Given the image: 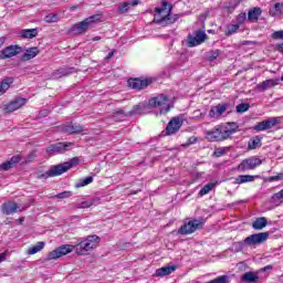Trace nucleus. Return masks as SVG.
Segmentation results:
<instances>
[{
    "label": "nucleus",
    "instance_id": "f257e3e1",
    "mask_svg": "<svg viewBox=\"0 0 283 283\" xmlns=\"http://www.w3.org/2000/svg\"><path fill=\"white\" fill-rule=\"evenodd\" d=\"M75 249V253L77 255H87V252L93 251L94 249L90 247V243L84 239L76 245L64 244L60 245L55 250L48 253L46 260H59V258H63V255H67V253H72Z\"/></svg>",
    "mask_w": 283,
    "mask_h": 283
},
{
    "label": "nucleus",
    "instance_id": "f03ea898",
    "mask_svg": "<svg viewBox=\"0 0 283 283\" xmlns=\"http://www.w3.org/2000/svg\"><path fill=\"white\" fill-rule=\"evenodd\" d=\"M172 8L171 3L163 1L160 8H155L154 22L161 28L176 23L180 19V14L171 15Z\"/></svg>",
    "mask_w": 283,
    "mask_h": 283
},
{
    "label": "nucleus",
    "instance_id": "7ed1b4c3",
    "mask_svg": "<svg viewBox=\"0 0 283 283\" xmlns=\"http://www.w3.org/2000/svg\"><path fill=\"white\" fill-rule=\"evenodd\" d=\"M233 134H235V128H233V125L222 124L216 126L211 130L206 132V138L210 140V143H222V140H227Z\"/></svg>",
    "mask_w": 283,
    "mask_h": 283
},
{
    "label": "nucleus",
    "instance_id": "20e7f679",
    "mask_svg": "<svg viewBox=\"0 0 283 283\" xmlns=\"http://www.w3.org/2000/svg\"><path fill=\"white\" fill-rule=\"evenodd\" d=\"M78 163H80L78 157H73L71 160H69L66 163L51 166V168L46 172L39 175L38 178L39 179L43 178L44 180H48V178H54L56 176H62V174L70 171V169H72V167H76V165H78Z\"/></svg>",
    "mask_w": 283,
    "mask_h": 283
},
{
    "label": "nucleus",
    "instance_id": "39448f33",
    "mask_svg": "<svg viewBox=\"0 0 283 283\" xmlns=\"http://www.w3.org/2000/svg\"><path fill=\"white\" fill-rule=\"evenodd\" d=\"M101 19H103L102 14H94L88 18H86L84 21L74 24L70 32H74L75 34H83L87 32V30H91V28H94L96 23H99Z\"/></svg>",
    "mask_w": 283,
    "mask_h": 283
},
{
    "label": "nucleus",
    "instance_id": "423d86ee",
    "mask_svg": "<svg viewBox=\"0 0 283 283\" xmlns=\"http://www.w3.org/2000/svg\"><path fill=\"white\" fill-rule=\"evenodd\" d=\"M203 226L205 219H192L181 226L179 233L181 235H191V233H196L198 229H202Z\"/></svg>",
    "mask_w": 283,
    "mask_h": 283
},
{
    "label": "nucleus",
    "instance_id": "0eeeda50",
    "mask_svg": "<svg viewBox=\"0 0 283 283\" xmlns=\"http://www.w3.org/2000/svg\"><path fill=\"white\" fill-rule=\"evenodd\" d=\"M169 101V97H167L166 95L161 94V95H157L155 97H151L148 101V107H163L159 111V114H167L168 112H170L171 106L169 104H167Z\"/></svg>",
    "mask_w": 283,
    "mask_h": 283
},
{
    "label": "nucleus",
    "instance_id": "6e6552de",
    "mask_svg": "<svg viewBox=\"0 0 283 283\" xmlns=\"http://www.w3.org/2000/svg\"><path fill=\"white\" fill-rule=\"evenodd\" d=\"M271 232H259L252 235H249L244 239L243 244L245 247H258V244H264L269 240Z\"/></svg>",
    "mask_w": 283,
    "mask_h": 283
},
{
    "label": "nucleus",
    "instance_id": "1a4fd4ad",
    "mask_svg": "<svg viewBox=\"0 0 283 283\" xmlns=\"http://www.w3.org/2000/svg\"><path fill=\"white\" fill-rule=\"evenodd\" d=\"M262 165V159L258 157H250L247 159H243L239 166H238V171H251L255 169L256 167H260Z\"/></svg>",
    "mask_w": 283,
    "mask_h": 283
},
{
    "label": "nucleus",
    "instance_id": "9d476101",
    "mask_svg": "<svg viewBox=\"0 0 283 283\" xmlns=\"http://www.w3.org/2000/svg\"><path fill=\"white\" fill-rule=\"evenodd\" d=\"M180 127H182V120L180 117H172L163 134L164 136H174V134H178V132H180Z\"/></svg>",
    "mask_w": 283,
    "mask_h": 283
},
{
    "label": "nucleus",
    "instance_id": "9b49d317",
    "mask_svg": "<svg viewBox=\"0 0 283 283\" xmlns=\"http://www.w3.org/2000/svg\"><path fill=\"white\" fill-rule=\"evenodd\" d=\"M74 146L73 143H56V144H51L46 148L48 154H65V151H70V148Z\"/></svg>",
    "mask_w": 283,
    "mask_h": 283
},
{
    "label": "nucleus",
    "instance_id": "f8f14e48",
    "mask_svg": "<svg viewBox=\"0 0 283 283\" xmlns=\"http://www.w3.org/2000/svg\"><path fill=\"white\" fill-rule=\"evenodd\" d=\"M206 39H207V33H205V31L202 30H198L195 32V36L190 35L188 38V48H196V45H200L205 43Z\"/></svg>",
    "mask_w": 283,
    "mask_h": 283
},
{
    "label": "nucleus",
    "instance_id": "ddd939ff",
    "mask_svg": "<svg viewBox=\"0 0 283 283\" xmlns=\"http://www.w3.org/2000/svg\"><path fill=\"white\" fill-rule=\"evenodd\" d=\"M21 52H23V48L10 45L1 51L0 59H12V56H17V54H21Z\"/></svg>",
    "mask_w": 283,
    "mask_h": 283
},
{
    "label": "nucleus",
    "instance_id": "4468645a",
    "mask_svg": "<svg viewBox=\"0 0 283 283\" xmlns=\"http://www.w3.org/2000/svg\"><path fill=\"white\" fill-rule=\"evenodd\" d=\"M277 123H280L277 117H273L271 119H266L261 123H258L254 126V130L255 132H266V129H272V127H275V125H277Z\"/></svg>",
    "mask_w": 283,
    "mask_h": 283
},
{
    "label": "nucleus",
    "instance_id": "2eb2a0df",
    "mask_svg": "<svg viewBox=\"0 0 283 283\" xmlns=\"http://www.w3.org/2000/svg\"><path fill=\"white\" fill-rule=\"evenodd\" d=\"M25 103H28V99L18 97L14 101L7 104L4 109L6 112H17V109H21V107H23Z\"/></svg>",
    "mask_w": 283,
    "mask_h": 283
},
{
    "label": "nucleus",
    "instance_id": "dca6fc26",
    "mask_svg": "<svg viewBox=\"0 0 283 283\" xmlns=\"http://www.w3.org/2000/svg\"><path fill=\"white\" fill-rule=\"evenodd\" d=\"M229 109V104H218L217 106L211 107L209 112V117L210 118H220L224 112Z\"/></svg>",
    "mask_w": 283,
    "mask_h": 283
},
{
    "label": "nucleus",
    "instance_id": "f3484780",
    "mask_svg": "<svg viewBox=\"0 0 283 283\" xmlns=\"http://www.w3.org/2000/svg\"><path fill=\"white\" fill-rule=\"evenodd\" d=\"M1 211L4 216H12L19 211V205L14 201L4 202L1 207Z\"/></svg>",
    "mask_w": 283,
    "mask_h": 283
},
{
    "label": "nucleus",
    "instance_id": "a211bd4d",
    "mask_svg": "<svg viewBox=\"0 0 283 283\" xmlns=\"http://www.w3.org/2000/svg\"><path fill=\"white\" fill-rule=\"evenodd\" d=\"M62 132H64V134H81L84 132V128L80 124H70L62 126Z\"/></svg>",
    "mask_w": 283,
    "mask_h": 283
},
{
    "label": "nucleus",
    "instance_id": "6ab92c4d",
    "mask_svg": "<svg viewBox=\"0 0 283 283\" xmlns=\"http://www.w3.org/2000/svg\"><path fill=\"white\" fill-rule=\"evenodd\" d=\"M177 266L176 265H167V266H163L160 269L156 270V277H165L167 275H171V273H174L176 271Z\"/></svg>",
    "mask_w": 283,
    "mask_h": 283
},
{
    "label": "nucleus",
    "instance_id": "aec40b11",
    "mask_svg": "<svg viewBox=\"0 0 283 283\" xmlns=\"http://www.w3.org/2000/svg\"><path fill=\"white\" fill-rule=\"evenodd\" d=\"M143 109V107L140 106V105H136V106H134V108L130 111V112H128L127 114L125 113V111H123V109H118V111H116L115 113H114V117H116V116H120V118H125L126 116H134L135 114H140V111Z\"/></svg>",
    "mask_w": 283,
    "mask_h": 283
},
{
    "label": "nucleus",
    "instance_id": "412c9836",
    "mask_svg": "<svg viewBox=\"0 0 283 283\" xmlns=\"http://www.w3.org/2000/svg\"><path fill=\"white\" fill-rule=\"evenodd\" d=\"M75 72V67H62L53 73V77L63 78V76H70V74H74Z\"/></svg>",
    "mask_w": 283,
    "mask_h": 283
},
{
    "label": "nucleus",
    "instance_id": "4be33fe9",
    "mask_svg": "<svg viewBox=\"0 0 283 283\" xmlns=\"http://www.w3.org/2000/svg\"><path fill=\"white\" fill-rule=\"evenodd\" d=\"M275 85H277L275 80H265L256 85V90H259V92H266V90H271V87H275Z\"/></svg>",
    "mask_w": 283,
    "mask_h": 283
},
{
    "label": "nucleus",
    "instance_id": "5701e85b",
    "mask_svg": "<svg viewBox=\"0 0 283 283\" xmlns=\"http://www.w3.org/2000/svg\"><path fill=\"white\" fill-rule=\"evenodd\" d=\"M266 224H269V220H266L265 217H260L252 222V229H254L255 231H262V229H264Z\"/></svg>",
    "mask_w": 283,
    "mask_h": 283
},
{
    "label": "nucleus",
    "instance_id": "b1692460",
    "mask_svg": "<svg viewBox=\"0 0 283 283\" xmlns=\"http://www.w3.org/2000/svg\"><path fill=\"white\" fill-rule=\"evenodd\" d=\"M39 52L41 51L36 46L28 49L22 55V61H32V59H34Z\"/></svg>",
    "mask_w": 283,
    "mask_h": 283
},
{
    "label": "nucleus",
    "instance_id": "393cba45",
    "mask_svg": "<svg viewBox=\"0 0 283 283\" xmlns=\"http://www.w3.org/2000/svg\"><path fill=\"white\" fill-rule=\"evenodd\" d=\"M260 280V276L255 272H245L241 276V282L243 283H256Z\"/></svg>",
    "mask_w": 283,
    "mask_h": 283
},
{
    "label": "nucleus",
    "instance_id": "a878e982",
    "mask_svg": "<svg viewBox=\"0 0 283 283\" xmlns=\"http://www.w3.org/2000/svg\"><path fill=\"white\" fill-rule=\"evenodd\" d=\"M140 3L139 0H133L132 2H124L122 4L118 6V12L120 14H125V12H129V8H132V6H138Z\"/></svg>",
    "mask_w": 283,
    "mask_h": 283
},
{
    "label": "nucleus",
    "instance_id": "bb28decb",
    "mask_svg": "<svg viewBox=\"0 0 283 283\" xmlns=\"http://www.w3.org/2000/svg\"><path fill=\"white\" fill-rule=\"evenodd\" d=\"M39 29H24L20 31V36L22 39H34V36H38Z\"/></svg>",
    "mask_w": 283,
    "mask_h": 283
},
{
    "label": "nucleus",
    "instance_id": "cd10ccee",
    "mask_svg": "<svg viewBox=\"0 0 283 283\" xmlns=\"http://www.w3.org/2000/svg\"><path fill=\"white\" fill-rule=\"evenodd\" d=\"M127 85L130 90H143V80L140 77H132L127 81Z\"/></svg>",
    "mask_w": 283,
    "mask_h": 283
},
{
    "label": "nucleus",
    "instance_id": "c85d7f7f",
    "mask_svg": "<svg viewBox=\"0 0 283 283\" xmlns=\"http://www.w3.org/2000/svg\"><path fill=\"white\" fill-rule=\"evenodd\" d=\"M12 83H14V78L12 77H6L1 84H0V96H3V94H6V92H8V90H10V85H12Z\"/></svg>",
    "mask_w": 283,
    "mask_h": 283
},
{
    "label": "nucleus",
    "instance_id": "c756f323",
    "mask_svg": "<svg viewBox=\"0 0 283 283\" xmlns=\"http://www.w3.org/2000/svg\"><path fill=\"white\" fill-rule=\"evenodd\" d=\"M262 14V9L260 7H254L248 12V19L252 22H255L260 19Z\"/></svg>",
    "mask_w": 283,
    "mask_h": 283
},
{
    "label": "nucleus",
    "instance_id": "7c9ffc66",
    "mask_svg": "<svg viewBox=\"0 0 283 283\" xmlns=\"http://www.w3.org/2000/svg\"><path fill=\"white\" fill-rule=\"evenodd\" d=\"M258 178V176H251V175H239L235 178V184L237 185H244V182H253V180H255Z\"/></svg>",
    "mask_w": 283,
    "mask_h": 283
},
{
    "label": "nucleus",
    "instance_id": "2f4dec72",
    "mask_svg": "<svg viewBox=\"0 0 283 283\" xmlns=\"http://www.w3.org/2000/svg\"><path fill=\"white\" fill-rule=\"evenodd\" d=\"M99 198H93L91 200L82 201L77 203V209H90V207H94V205H98Z\"/></svg>",
    "mask_w": 283,
    "mask_h": 283
},
{
    "label": "nucleus",
    "instance_id": "473e14b6",
    "mask_svg": "<svg viewBox=\"0 0 283 283\" xmlns=\"http://www.w3.org/2000/svg\"><path fill=\"white\" fill-rule=\"evenodd\" d=\"M87 243L90 244V247L92 249H96V247H98V244H101V237L93 234V235H88L86 239Z\"/></svg>",
    "mask_w": 283,
    "mask_h": 283
},
{
    "label": "nucleus",
    "instance_id": "72a5a7b5",
    "mask_svg": "<svg viewBox=\"0 0 283 283\" xmlns=\"http://www.w3.org/2000/svg\"><path fill=\"white\" fill-rule=\"evenodd\" d=\"M44 247H45V242L40 241V242H38L36 245H33L28 249V254L34 255V254L39 253V251H41Z\"/></svg>",
    "mask_w": 283,
    "mask_h": 283
},
{
    "label": "nucleus",
    "instance_id": "f704fd0d",
    "mask_svg": "<svg viewBox=\"0 0 283 283\" xmlns=\"http://www.w3.org/2000/svg\"><path fill=\"white\" fill-rule=\"evenodd\" d=\"M92 182H94V177L88 176L82 180H80V182H77L75 185L76 189H81V187H86V185H92Z\"/></svg>",
    "mask_w": 283,
    "mask_h": 283
},
{
    "label": "nucleus",
    "instance_id": "c9c22d12",
    "mask_svg": "<svg viewBox=\"0 0 283 283\" xmlns=\"http://www.w3.org/2000/svg\"><path fill=\"white\" fill-rule=\"evenodd\" d=\"M261 143H262V138L256 136L251 142H249L248 147H249V149H258V147L262 146Z\"/></svg>",
    "mask_w": 283,
    "mask_h": 283
},
{
    "label": "nucleus",
    "instance_id": "e433bc0d",
    "mask_svg": "<svg viewBox=\"0 0 283 283\" xmlns=\"http://www.w3.org/2000/svg\"><path fill=\"white\" fill-rule=\"evenodd\" d=\"M213 187H216V184H213V182H210V184L203 186V187L201 188V190L199 191V196H207V193H210V192H211V190L213 189Z\"/></svg>",
    "mask_w": 283,
    "mask_h": 283
},
{
    "label": "nucleus",
    "instance_id": "4c0bfd02",
    "mask_svg": "<svg viewBox=\"0 0 283 283\" xmlns=\"http://www.w3.org/2000/svg\"><path fill=\"white\" fill-rule=\"evenodd\" d=\"M251 109V104L249 103H241L237 105V113L238 114H244V112H249Z\"/></svg>",
    "mask_w": 283,
    "mask_h": 283
},
{
    "label": "nucleus",
    "instance_id": "58836bf2",
    "mask_svg": "<svg viewBox=\"0 0 283 283\" xmlns=\"http://www.w3.org/2000/svg\"><path fill=\"white\" fill-rule=\"evenodd\" d=\"M238 30H240V25H238V24H229L227 27L226 34H227V36H231V34H235L238 32Z\"/></svg>",
    "mask_w": 283,
    "mask_h": 283
},
{
    "label": "nucleus",
    "instance_id": "ea45409f",
    "mask_svg": "<svg viewBox=\"0 0 283 283\" xmlns=\"http://www.w3.org/2000/svg\"><path fill=\"white\" fill-rule=\"evenodd\" d=\"M44 21L46 23H56V21H59V14L50 13V14L45 15Z\"/></svg>",
    "mask_w": 283,
    "mask_h": 283
},
{
    "label": "nucleus",
    "instance_id": "a19ab883",
    "mask_svg": "<svg viewBox=\"0 0 283 283\" xmlns=\"http://www.w3.org/2000/svg\"><path fill=\"white\" fill-rule=\"evenodd\" d=\"M157 78L156 77H144L143 78V90H145V87H149V85L156 83Z\"/></svg>",
    "mask_w": 283,
    "mask_h": 283
},
{
    "label": "nucleus",
    "instance_id": "79ce46f5",
    "mask_svg": "<svg viewBox=\"0 0 283 283\" xmlns=\"http://www.w3.org/2000/svg\"><path fill=\"white\" fill-rule=\"evenodd\" d=\"M218 56H220V50L210 51L207 54L208 61H216V59H218Z\"/></svg>",
    "mask_w": 283,
    "mask_h": 283
},
{
    "label": "nucleus",
    "instance_id": "37998d69",
    "mask_svg": "<svg viewBox=\"0 0 283 283\" xmlns=\"http://www.w3.org/2000/svg\"><path fill=\"white\" fill-rule=\"evenodd\" d=\"M12 166L11 163L8 161H4L3 164L0 165V171H9V169H12Z\"/></svg>",
    "mask_w": 283,
    "mask_h": 283
},
{
    "label": "nucleus",
    "instance_id": "c03bdc74",
    "mask_svg": "<svg viewBox=\"0 0 283 283\" xmlns=\"http://www.w3.org/2000/svg\"><path fill=\"white\" fill-rule=\"evenodd\" d=\"M272 39H274L275 41H283V30L272 33Z\"/></svg>",
    "mask_w": 283,
    "mask_h": 283
},
{
    "label": "nucleus",
    "instance_id": "a18cd8bd",
    "mask_svg": "<svg viewBox=\"0 0 283 283\" xmlns=\"http://www.w3.org/2000/svg\"><path fill=\"white\" fill-rule=\"evenodd\" d=\"M9 163H11V165L13 167H15L17 165H19V163H21V157L20 155H15L13 157H11V159L9 160Z\"/></svg>",
    "mask_w": 283,
    "mask_h": 283
},
{
    "label": "nucleus",
    "instance_id": "49530a36",
    "mask_svg": "<svg viewBox=\"0 0 283 283\" xmlns=\"http://www.w3.org/2000/svg\"><path fill=\"white\" fill-rule=\"evenodd\" d=\"M72 196L71 191H64V192H60L55 196V198H59L61 200L65 199V198H70Z\"/></svg>",
    "mask_w": 283,
    "mask_h": 283
},
{
    "label": "nucleus",
    "instance_id": "de8ad7c7",
    "mask_svg": "<svg viewBox=\"0 0 283 283\" xmlns=\"http://www.w3.org/2000/svg\"><path fill=\"white\" fill-rule=\"evenodd\" d=\"M277 180H283V174H279L276 176L269 177V182H275Z\"/></svg>",
    "mask_w": 283,
    "mask_h": 283
},
{
    "label": "nucleus",
    "instance_id": "09e8293b",
    "mask_svg": "<svg viewBox=\"0 0 283 283\" xmlns=\"http://www.w3.org/2000/svg\"><path fill=\"white\" fill-rule=\"evenodd\" d=\"M238 21L239 23H244V21H247V13H240L238 15Z\"/></svg>",
    "mask_w": 283,
    "mask_h": 283
},
{
    "label": "nucleus",
    "instance_id": "8fccbe9b",
    "mask_svg": "<svg viewBox=\"0 0 283 283\" xmlns=\"http://www.w3.org/2000/svg\"><path fill=\"white\" fill-rule=\"evenodd\" d=\"M214 156H217V158H220V156H224V149L218 148V149L214 151Z\"/></svg>",
    "mask_w": 283,
    "mask_h": 283
},
{
    "label": "nucleus",
    "instance_id": "3c124183",
    "mask_svg": "<svg viewBox=\"0 0 283 283\" xmlns=\"http://www.w3.org/2000/svg\"><path fill=\"white\" fill-rule=\"evenodd\" d=\"M282 8H283V6H282V3H280V2H276V3L274 4V10H275V12H282Z\"/></svg>",
    "mask_w": 283,
    "mask_h": 283
},
{
    "label": "nucleus",
    "instance_id": "603ef678",
    "mask_svg": "<svg viewBox=\"0 0 283 283\" xmlns=\"http://www.w3.org/2000/svg\"><path fill=\"white\" fill-rule=\"evenodd\" d=\"M6 258H8V253H6V252L0 253V263L6 262Z\"/></svg>",
    "mask_w": 283,
    "mask_h": 283
},
{
    "label": "nucleus",
    "instance_id": "864d4df0",
    "mask_svg": "<svg viewBox=\"0 0 283 283\" xmlns=\"http://www.w3.org/2000/svg\"><path fill=\"white\" fill-rule=\"evenodd\" d=\"M198 139L196 138V137H190L189 139H188V145H193V144H196V142H197Z\"/></svg>",
    "mask_w": 283,
    "mask_h": 283
},
{
    "label": "nucleus",
    "instance_id": "5fc2aeb1",
    "mask_svg": "<svg viewBox=\"0 0 283 283\" xmlns=\"http://www.w3.org/2000/svg\"><path fill=\"white\" fill-rule=\"evenodd\" d=\"M113 56H114V51L109 52L106 59H113Z\"/></svg>",
    "mask_w": 283,
    "mask_h": 283
},
{
    "label": "nucleus",
    "instance_id": "6e6d98bb",
    "mask_svg": "<svg viewBox=\"0 0 283 283\" xmlns=\"http://www.w3.org/2000/svg\"><path fill=\"white\" fill-rule=\"evenodd\" d=\"M271 269H273V265H266V266L264 268V271H269V270H271Z\"/></svg>",
    "mask_w": 283,
    "mask_h": 283
},
{
    "label": "nucleus",
    "instance_id": "4d7b16f0",
    "mask_svg": "<svg viewBox=\"0 0 283 283\" xmlns=\"http://www.w3.org/2000/svg\"><path fill=\"white\" fill-rule=\"evenodd\" d=\"M92 41H101V36H95L92 39Z\"/></svg>",
    "mask_w": 283,
    "mask_h": 283
},
{
    "label": "nucleus",
    "instance_id": "13d9d810",
    "mask_svg": "<svg viewBox=\"0 0 283 283\" xmlns=\"http://www.w3.org/2000/svg\"><path fill=\"white\" fill-rule=\"evenodd\" d=\"M3 43H4L3 39H0V48L3 46Z\"/></svg>",
    "mask_w": 283,
    "mask_h": 283
},
{
    "label": "nucleus",
    "instance_id": "bf43d9fd",
    "mask_svg": "<svg viewBox=\"0 0 283 283\" xmlns=\"http://www.w3.org/2000/svg\"><path fill=\"white\" fill-rule=\"evenodd\" d=\"M24 218H20V224H23Z\"/></svg>",
    "mask_w": 283,
    "mask_h": 283
},
{
    "label": "nucleus",
    "instance_id": "052dcab7",
    "mask_svg": "<svg viewBox=\"0 0 283 283\" xmlns=\"http://www.w3.org/2000/svg\"><path fill=\"white\" fill-rule=\"evenodd\" d=\"M238 202H244L243 200H240V201H238Z\"/></svg>",
    "mask_w": 283,
    "mask_h": 283
}]
</instances>
